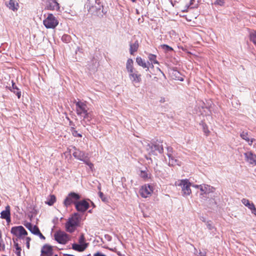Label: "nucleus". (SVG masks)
Returning a JSON list of instances; mask_svg holds the SVG:
<instances>
[{
	"label": "nucleus",
	"mask_w": 256,
	"mask_h": 256,
	"mask_svg": "<svg viewBox=\"0 0 256 256\" xmlns=\"http://www.w3.org/2000/svg\"><path fill=\"white\" fill-rule=\"evenodd\" d=\"M76 110L78 114L82 115L84 113L86 112V104L81 102H78L76 103Z\"/></svg>",
	"instance_id": "16"
},
{
	"label": "nucleus",
	"mask_w": 256,
	"mask_h": 256,
	"mask_svg": "<svg viewBox=\"0 0 256 256\" xmlns=\"http://www.w3.org/2000/svg\"><path fill=\"white\" fill-rule=\"evenodd\" d=\"M126 68L128 78L132 84H138L142 82V75L134 68V61L132 58H128L126 60Z\"/></svg>",
	"instance_id": "1"
},
{
	"label": "nucleus",
	"mask_w": 256,
	"mask_h": 256,
	"mask_svg": "<svg viewBox=\"0 0 256 256\" xmlns=\"http://www.w3.org/2000/svg\"><path fill=\"white\" fill-rule=\"evenodd\" d=\"M200 190L202 192V194H209L213 192L214 191V188L206 184L200 185Z\"/></svg>",
	"instance_id": "18"
},
{
	"label": "nucleus",
	"mask_w": 256,
	"mask_h": 256,
	"mask_svg": "<svg viewBox=\"0 0 256 256\" xmlns=\"http://www.w3.org/2000/svg\"><path fill=\"white\" fill-rule=\"evenodd\" d=\"M30 240H31V239L29 237H27L26 239V247L28 248H30Z\"/></svg>",
	"instance_id": "38"
},
{
	"label": "nucleus",
	"mask_w": 256,
	"mask_h": 256,
	"mask_svg": "<svg viewBox=\"0 0 256 256\" xmlns=\"http://www.w3.org/2000/svg\"><path fill=\"white\" fill-rule=\"evenodd\" d=\"M24 224L32 234L38 236L40 239H45V237L40 232L38 228L36 226H33L28 222H26Z\"/></svg>",
	"instance_id": "9"
},
{
	"label": "nucleus",
	"mask_w": 256,
	"mask_h": 256,
	"mask_svg": "<svg viewBox=\"0 0 256 256\" xmlns=\"http://www.w3.org/2000/svg\"><path fill=\"white\" fill-rule=\"evenodd\" d=\"M41 252L44 256H51L52 254V248L50 246L46 245L42 247Z\"/></svg>",
	"instance_id": "19"
},
{
	"label": "nucleus",
	"mask_w": 256,
	"mask_h": 256,
	"mask_svg": "<svg viewBox=\"0 0 256 256\" xmlns=\"http://www.w3.org/2000/svg\"><path fill=\"white\" fill-rule=\"evenodd\" d=\"M200 256H206V254L205 252H200Z\"/></svg>",
	"instance_id": "41"
},
{
	"label": "nucleus",
	"mask_w": 256,
	"mask_h": 256,
	"mask_svg": "<svg viewBox=\"0 0 256 256\" xmlns=\"http://www.w3.org/2000/svg\"><path fill=\"white\" fill-rule=\"evenodd\" d=\"M158 70L160 72H162V71H161V70H160L159 68H158Z\"/></svg>",
	"instance_id": "45"
},
{
	"label": "nucleus",
	"mask_w": 256,
	"mask_h": 256,
	"mask_svg": "<svg viewBox=\"0 0 256 256\" xmlns=\"http://www.w3.org/2000/svg\"><path fill=\"white\" fill-rule=\"evenodd\" d=\"M74 150L72 153V155L80 161L84 162V160L88 158V154H86L85 152L80 150L75 147H74Z\"/></svg>",
	"instance_id": "11"
},
{
	"label": "nucleus",
	"mask_w": 256,
	"mask_h": 256,
	"mask_svg": "<svg viewBox=\"0 0 256 256\" xmlns=\"http://www.w3.org/2000/svg\"><path fill=\"white\" fill-rule=\"evenodd\" d=\"M80 198V196L79 194L74 192H71L66 196L64 200V206L67 207L72 203H74L75 204V202H76V201L79 200Z\"/></svg>",
	"instance_id": "8"
},
{
	"label": "nucleus",
	"mask_w": 256,
	"mask_h": 256,
	"mask_svg": "<svg viewBox=\"0 0 256 256\" xmlns=\"http://www.w3.org/2000/svg\"><path fill=\"white\" fill-rule=\"evenodd\" d=\"M88 246V243L86 242L84 234H80L78 239V243L73 244L72 248L73 250L78 252L84 251Z\"/></svg>",
	"instance_id": "5"
},
{
	"label": "nucleus",
	"mask_w": 256,
	"mask_h": 256,
	"mask_svg": "<svg viewBox=\"0 0 256 256\" xmlns=\"http://www.w3.org/2000/svg\"><path fill=\"white\" fill-rule=\"evenodd\" d=\"M176 185L181 188L183 196H190L192 193L190 189L191 184L188 180H178L176 182Z\"/></svg>",
	"instance_id": "3"
},
{
	"label": "nucleus",
	"mask_w": 256,
	"mask_h": 256,
	"mask_svg": "<svg viewBox=\"0 0 256 256\" xmlns=\"http://www.w3.org/2000/svg\"><path fill=\"white\" fill-rule=\"evenodd\" d=\"M14 246H16V253L19 256L20 254V248L18 247V244H14Z\"/></svg>",
	"instance_id": "35"
},
{
	"label": "nucleus",
	"mask_w": 256,
	"mask_h": 256,
	"mask_svg": "<svg viewBox=\"0 0 256 256\" xmlns=\"http://www.w3.org/2000/svg\"><path fill=\"white\" fill-rule=\"evenodd\" d=\"M4 244L2 240H0V251L4 250Z\"/></svg>",
	"instance_id": "37"
},
{
	"label": "nucleus",
	"mask_w": 256,
	"mask_h": 256,
	"mask_svg": "<svg viewBox=\"0 0 256 256\" xmlns=\"http://www.w3.org/2000/svg\"><path fill=\"white\" fill-rule=\"evenodd\" d=\"M244 157L246 160L251 164L256 165V155L251 152H245Z\"/></svg>",
	"instance_id": "15"
},
{
	"label": "nucleus",
	"mask_w": 256,
	"mask_h": 256,
	"mask_svg": "<svg viewBox=\"0 0 256 256\" xmlns=\"http://www.w3.org/2000/svg\"><path fill=\"white\" fill-rule=\"evenodd\" d=\"M154 190V186L150 184H145L140 190V195L144 198H150Z\"/></svg>",
	"instance_id": "6"
},
{
	"label": "nucleus",
	"mask_w": 256,
	"mask_h": 256,
	"mask_svg": "<svg viewBox=\"0 0 256 256\" xmlns=\"http://www.w3.org/2000/svg\"><path fill=\"white\" fill-rule=\"evenodd\" d=\"M132 2H135L136 0H132Z\"/></svg>",
	"instance_id": "46"
},
{
	"label": "nucleus",
	"mask_w": 256,
	"mask_h": 256,
	"mask_svg": "<svg viewBox=\"0 0 256 256\" xmlns=\"http://www.w3.org/2000/svg\"><path fill=\"white\" fill-rule=\"evenodd\" d=\"M94 256H106L104 254L98 252L94 254Z\"/></svg>",
	"instance_id": "40"
},
{
	"label": "nucleus",
	"mask_w": 256,
	"mask_h": 256,
	"mask_svg": "<svg viewBox=\"0 0 256 256\" xmlns=\"http://www.w3.org/2000/svg\"><path fill=\"white\" fill-rule=\"evenodd\" d=\"M0 218L2 219H5L8 223L10 222V206H7L6 207L5 210L1 212Z\"/></svg>",
	"instance_id": "17"
},
{
	"label": "nucleus",
	"mask_w": 256,
	"mask_h": 256,
	"mask_svg": "<svg viewBox=\"0 0 256 256\" xmlns=\"http://www.w3.org/2000/svg\"><path fill=\"white\" fill-rule=\"evenodd\" d=\"M84 117V119L90 121L91 120L92 116L90 112H88L87 110H86V113H84L82 115H81Z\"/></svg>",
	"instance_id": "30"
},
{
	"label": "nucleus",
	"mask_w": 256,
	"mask_h": 256,
	"mask_svg": "<svg viewBox=\"0 0 256 256\" xmlns=\"http://www.w3.org/2000/svg\"><path fill=\"white\" fill-rule=\"evenodd\" d=\"M194 188H198L200 189V185H197V184H195V185H193L192 186Z\"/></svg>",
	"instance_id": "42"
},
{
	"label": "nucleus",
	"mask_w": 256,
	"mask_h": 256,
	"mask_svg": "<svg viewBox=\"0 0 256 256\" xmlns=\"http://www.w3.org/2000/svg\"><path fill=\"white\" fill-rule=\"evenodd\" d=\"M136 64L142 67L143 68H146L148 70V64L150 63L148 62V64L146 63L144 60L140 56H138L136 58Z\"/></svg>",
	"instance_id": "21"
},
{
	"label": "nucleus",
	"mask_w": 256,
	"mask_h": 256,
	"mask_svg": "<svg viewBox=\"0 0 256 256\" xmlns=\"http://www.w3.org/2000/svg\"><path fill=\"white\" fill-rule=\"evenodd\" d=\"M250 40L254 44H256V31L250 33Z\"/></svg>",
	"instance_id": "28"
},
{
	"label": "nucleus",
	"mask_w": 256,
	"mask_h": 256,
	"mask_svg": "<svg viewBox=\"0 0 256 256\" xmlns=\"http://www.w3.org/2000/svg\"><path fill=\"white\" fill-rule=\"evenodd\" d=\"M76 208L80 212L86 211L89 208V203L86 200H82L75 202Z\"/></svg>",
	"instance_id": "12"
},
{
	"label": "nucleus",
	"mask_w": 256,
	"mask_h": 256,
	"mask_svg": "<svg viewBox=\"0 0 256 256\" xmlns=\"http://www.w3.org/2000/svg\"><path fill=\"white\" fill-rule=\"evenodd\" d=\"M241 202L244 206L250 210L252 214L256 216V208L253 202L246 198H242Z\"/></svg>",
	"instance_id": "13"
},
{
	"label": "nucleus",
	"mask_w": 256,
	"mask_h": 256,
	"mask_svg": "<svg viewBox=\"0 0 256 256\" xmlns=\"http://www.w3.org/2000/svg\"><path fill=\"white\" fill-rule=\"evenodd\" d=\"M202 130H203L204 132V134L206 136H208L210 133V131L209 130L206 124L204 123H202Z\"/></svg>",
	"instance_id": "27"
},
{
	"label": "nucleus",
	"mask_w": 256,
	"mask_h": 256,
	"mask_svg": "<svg viewBox=\"0 0 256 256\" xmlns=\"http://www.w3.org/2000/svg\"><path fill=\"white\" fill-rule=\"evenodd\" d=\"M149 60L151 62L152 67H154L153 64H158V62L156 60V56L152 54H149L148 56Z\"/></svg>",
	"instance_id": "24"
},
{
	"label": "nucleus",
	"mask_w": 256,
	"mask_h": 256,
	"mask_svg": "<svg viewBox=\"0 0 256 256\" xmlns=\"http://www.w3.org/2000/svg\"><path fill=\"white\" fill-rule=\"evenodd\" d=\"M11 233L18 238H23L28 234L27 232L22 226H14L11 228Z\"/></svg>",
	"instance_id": "7"
},
{
	"label": "nucleus",
	"mask_w": 256,
	"mask_h": 256,
	"mask_svg": "<svg viewBox=\"0 0 256 256\" xmlns=\"http://www.w3.org/2000/svg\"><path fill=\"white\" fill-rule=\"evenodd\" d=\"M80 222V216L78 213H75L70 217L66 224V230L72 232L74 231L76 228L79 225Z\"/></svg>",
	"instance_id": "2"
},
{
	"label": "nucleus",
	"mask_w": 256,
	"mask_h": 256,
	"mask_svg": "<svg viewBox=\"0 0 256 256\" xmlns=\"http://www.w3.org/2000/svg\"><path fill=\"white\" fill-rule=\"evenodd\" d=\"M86 164L88 167L89 168L92 170H93V168H94V164L92 163L90 160H89V158H88L87 159H86V160H84V162H83Z\"/></svg>",
	"instance_id": "29"
},
{
	"label": "nucleus",
	"mask_w": 256,
	"mask_h": 256,
	"mask_svg": "<svg viewBox=\"0 0 256 256\" xmlns=\"http://www.w3.org/2000/svg\"><path fill=\"white\" fill-rule=\"evenodd\" d=\"M54 239L58 243L62 244H65L68 240V236L64 232L59 231L55 233Z\"/></svg>",
	"instance_id": "10"
},
{
	"label": "nucleus",
	"mask_w": 256,
	"mask_h": 256,
	"mask_svg": "<svg viewBox=\"0 0 256 256\" xmlns=\"http://www.w3.org/2000/svg\"><path fill=\"white\" fill-rule=\"evenodd\" d=\"M72 134L74 136H78V137H82V136L81 134H78V132L76 130H75L74 129H72Z\"/></svg>",
	"instance_id": "33"
},
{
	"label": "nucleus",
	"mask_w": 256,
	"mask_h": 256,
	"mask_svg": "<svg viewBox=\"0 0 256 256\" xmlns=\"http://www.w3.org/2000/svg\"><path fill=\"white\" fill-rule=\"evenodd\" d=\"M162 48L164 50H165L166 51H172V48L169 46H168V45H166V44H164L162 46Z\"/></svg>",
	"instance_id": "31"
},
{
	"label": "nucleus",
	"mask_w": 256,
	"mask_h": 256,
	"mask_svg": "<svg viewBox=\"0 0 256 256\" xmlns=\"http://www.w3.org/2000/svg\"><path fill=\"white\" fill-rule=\"evenodd\" d=\"M6 6L13 11L17 10L18 8V4L14 0H9Z\"/></svg>",
	"instance_id": "20"
},
{
	"label": "nucleus",
	"mask_w": 256,
	"mask_h": 256,
	"mask_svg": "<svg viewBox=\"0 0 256 256\" xmlns=\"http://www.w3.org/2000/svg\"><path fill=\"white\" fill-rule=\"evenodd\" d=\"M45 2L46 8L50 10H58L60 8L59 4L56 0H44Z\"/></svg>",
	"instance_id": "14"
},
{
	"label": "nucleus",
	"mask_w": 256,
	"mask_h": 256,
	"mask_svg": "<svg viewBox=\"0 0 256 256\" xmlns=\"http://www.w3.org/2000/svg\"><path fill=\"white\" fill-rule=\"evenodd\" d=\"M140 176L144 180H148L150 178V174L146 170H142Z\"/></svg>",
	"instance_id": "26"
},
{
	"label": "nucleus",
	"mask_w": 256,
	"mask_h": 256,
	"mask_svg": "<svg viewBox=\"0 0 256 256\" xmlns=\"http://www.w3.org/2000/svg\"><path fill=\"white\" fill-rule=\"evenodd\" d=\"M98 194L102 200L104 202L107 201V198L104 195L102 192H99Z\"/></svg>",
	"instance_id": "34"
},
{
	"label": "nucleus",
	"mask_w": 256,
	"mask_h": 256,
	"mask_svg": "<svg viewBox=\"0 0 256 256\" xmlns=\"http://www.w3.org/2000/svg\"><path fill=\"white\" fill-rule=\"evenodd\" d=\"M240 137L246 141L248 142L249 145H252L253 142L254 140V139L250 138L248 133L246 132H242L240 134Z\"/></svg>",
	"instance_id": "22"
},
{
	"label": "nucleus",
	"mask_w": 256,
	"mask_h": 256,
	"mask_svg": "<svg viewBox=\"0 0 256 256\" xmlns=\"http://www.w3.org/2000/svg\"><path fill=\"white\" fill-rule=\"evenodd\" d=\"M14 93L16 94L18 98H20L21 96V92L18 88H16V90H11Z\"/></svg>",
	"instance_id": "32"
},
{
	"label": "nucleus",
	"mask_w": 256,
	"mask_h": 256,
	"mask_svg": "<svg viewBox=\"0 0 256 256\" xmlns=\"http://www.w3.org/2000/svg\"><path fill=\"white\" fill-rule=\"evenodd\" d=\"M224 3V0H216V4L220 6H222Z\"/></svg>",
	"instance_id": "36"
},
{
	"label": "nucleus",
	"mask_w": 256,
	"mask_h": 256,
	"mask_svg": "<svg viewBox=\"0 0 256 256\" xmlns=\"http://www.w3.org/2000/svg\"><path fill=\"white\" fill-rule=\"evenodd\" d=\"M206 226L210 230H212L213 228V226L212 224V223L210 222H208L206 224Z\"/></svg>",
	"instance_id": "39"
},
{
	"label": "nucleus",
	"mask_w": 256,
	"mask_h": 256,
	"mask_svg": "<svg viewBox=\"0 0 256 256\" xmlns=\"http://www.w3.org/2000/svg\"><path fill=\"white\" fill-rule=\"evenodd\" d=\"M16 88H17L14 86V84H12V90H16Z\"/></svg>",
	"instance_id": "43"
},
{
	"label": "nucleus",
	"mask_w": 256,
	"mask_h": 256,
	"mask_svg": "<svg viewBox=\"0 0 256 256\" xmlns=\"http://www.w3.org/2000/svg\"><path fill=\"white\" fill-rule=\"evenodd\" d=\"M56 201V198L54 195H50L47 198L45 203L48 206H52Z\"/></svg>",
	"instance_id": "23"
},
{
	"label": "nucleus",
	"mask_w": 256,
	"mask_h": 256,
	"mask_svg": "<svg viewBox=\"0 0 256 256\" xmlns=\"http://www.w3.org/2000/svg\"><path fill=\"white\" fill-rule=\"evenodd\" d=\"M138 47V42H135L134 43L132 44L130 46V52L132 54H133L134 52H136Z\"/></svg>",
	"instance_id": "25"
},
{
	"label": "nucleus",
	"mask_w": 256,
	"mask_h": 256,
	"mask_svg": "<svg viewBox=\"0 0 256 256\" xmlns=\"http://www.w3.org/2000/svg\"><path fill=\"white\" fill-rule=\"evenodd\" d=\"M58 18L52 14H48L43 20V24L46 28L54 29L58 24Z\"/></svg>",
	"instance_id": "4"
},
{
	"label": "nucleus",
	"mask_w": 256,
	"mask_h": 256,
	"mask_svg": "<svg viewBox=\"0 0 256 256\" xmlns=\"http://www.w3.org/2000/svg\"><path fill=\"white\" fill-rule=\"evenodd\" d=\"M0 240H2V232H1L0 230Z\"/></svg>",
	"instance_id": "44"
}]
</instances>
